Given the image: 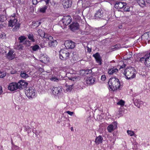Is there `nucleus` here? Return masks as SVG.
Returning <instances> with one entry per match:
<instances>
[{"label":"nucleus","mask_w":150,"mask_h":150,"mask_svg":"<svg viewBox=\"0 0 150 150\" xmlns=\"http://www.w3.org/2000/svg\"><path fill=\"white\" fill-rule=\"evenodd\" d=\"M108 83L110 88L113 91H115L119 88L120 85L119 80L116 78H110Z\"/></svg>","instance_id":"nucleus-1"},{"label":"nucleus","mask_w":150,"mask_h":150,"mask_svg":"<svg viewBox=\"0 0 150 150\" xmlns=\"http://www.w3.org/2000/svg\"><path fill=\"white\" fill-rule=\"evenodd\" d=\"M136 71L134 67H130L127 68L124 71L123 74L127 79L133 78L135 76Z\"/></svg>","instance_id":"nucleus-2"},{"label":"nucleus","mask_w":150,"mask_h":150,"mask_svg":"<svg viewBox=\"0 0 150 150\" xmlns=\"http://www.w3.org/2000/svg\"><path fill=\"white\" fill-rule=\"evenodd\" d=\"M139 62L144 63L147 67H150V52L146 53L143 57L141 58Z\"/></svg>","instance_id":"nucleus-3"},{"label":"nucleus","mask_w":150,"mask_h":150,"mask_svg":"<svg viewBox=\"0 0 150 150\" xmlns=\"http://www.w3.org/2000/svg\"><path fill=\"white\" fill-rule=\"evenodd\" d=\"M27 89L25 92L26 96L29 98H34L36 94L35 89L32 87H29Z\"/></svg>","instance_id":"nucleus-4"},{"label":"nucleus","mask_w":150,"mask_h":150,"mask_svg":"<svg viewBox=\"0 0 150 150\" xmlns=\"http://www.w3.org/2000/svg\"><path fill=\"white\" fill-rule=\"evenodd\" d=\"M69 53L65 50H62L59 51V58L60 59L65 60L69 57Z\"/></svg>","instance_id":"nucleus-5"},{"label":"nucleus","mask_w":150,"mask_h":150,"mask_svg":"<svg viewBox=\"0 0 150 150\" xmlns=\"http://www.w3.org/2000/svg\"><path fill=\"white\" fill-rule=\"evenodd\" d=\"M72 21L71 17L69 16H64L60 21V24H63L66 26L69 24Z\"/></svg>","instance_id":"nucleus-6"},{"label":"nucleus","mask_w":150,"mask_h":150,"mask_svg":"<svg viewBox=\"0 0 150 150\" xmlns=\"http://www.w3.org/2000/svg\"><path fill=\"white\" fill-rule=\"evenodd\" d=\"M103 10L100 8L97 10L95 13L94 18L95 19L99 20L103 18Z\"/></svg>","instance_id":"nucleus-7"},{"label":"nucleus","mask_w":150,"mask_h":150,"mask_svg":"<svg viewBox=\"0 0 150 150\" xmlns=\"http://www.w3.org/2000/svg\"><path fill=\"white\" fill-rule=\"evenodd\" d=\"M65 47L67 49H72L75 46V43L71 40H67L64 42Z\"/></svg>","instance_id":"nucleus-8"},{"label":"nucleus","mask_w":150,"mask_h":150,"mask_svg":"<svg viewBox=\"0 0 150 150\" xmlns=\"http://www.w3.org/2000/svg\"><path fill=\"white\" fill-rule=\"evenodd\" d=\"M28 83L26 82L25 81L23 80H20L17 83L18 88L20 89L25 88L28 85Z\"/></svg>","instance_id":"nucleus-9"},{"label":"nucleus","mask_w":150,"mask_h":150,"mask_svg":"<svg viewBox=\"0 0 150 150\" xmlns=\"http://www.w3.org/2000/svg\"><path fill=\"white\" fill-rule=\"evenodd\" d=\"M8 89L12 91H14L18 89L17 83H11L9 84L8 87Z\"/></svg>","instance_id":"nucleus-10"},{"label":"nucleus","mask_w":150,"mask_h":150,"mask_svg":"<svg viewBox=\"0 0 150 150\" xmlns=\"http://www.w3.org/2000/svg\"><path fill=\"white\" fill-rule=\"evenodd\" d=\"M127 4L126 3L122 2L117 1L116 2L115 7V8L118 9H122L124 8V6L126 5Z\"/></svg>","instance_id":"nucleus-11"},{"label":"nucleus","mask_w":150,"mask_h":150,"mask_svg":"<svg viewBox=\"0 0 150 150\" xmlns=\"http://www.w3.org/2000/svg\"><path fill=\"white\" fill-rule=\"evenodd\" d=\"M93 56L95 58L97 63L99 65H101L102 64V59L100 55L98 52H97L93 54Z\"/></svg>","instance_id":"nucleus-12"},{"label":"nucleus","mask_w":150,"mask_h":150,"mask_svg":"<svg viewBox=\"0 0 150 150\" xmlns=\"http://www.w3.org/2000/svg\"><path fill=\"white\" fill-rule=\"evenodd\" d=\"M62 88L60 87H53L51 91L54 95H56L60 94L62 91Z\"/></svg>","instance_id":"nucleus-13"},{"label":"nucleus","mask_w":150,"mask_h":150,"mask_svg":"<svg viewBox=\"0 0 150 150\" xmlns=\"http://www.w3.org/2000/svg\"><path fill=\"white\" fill-rule=\"evenodd\" d=\"M117 127V123L116 122L112 123L110 125H109L107 129L109 132H111L114 129H115Z\"/></svg>","instance_id":"nucleus-14"},{"label":"nucleus","mask_w":150,"mask_h":150,"mask_svg":"<svg viewBox=\"0 0 150 150\" xmlns=\"http://www.w3.org/2000/svg\"><path fill=\"white\" fill-rule=\"evenodd\" d=\"M69 27L72 31H74L79 29V25L77 23H73L70 25Z\"/></svg>","instance_id":"nucleus-15"},{"label":"nucleus","mask_w":150,"mask_h":150,"mask_svg":"<svg viewBox=\"0 0 150 150\" xmlns=\"http://www.w3.org/2000/svg\"><path fill=\"white\" fill-rule=\"evenodd\" d=\"M72 4V1L69 0H64L62 2V5L65 8L70 7Z\"/></svg>","instance_id":"nucleus-16"},{"label":"nucleus","mask_w":150,"mask_h":150,"mask_svg":"<svg viewBox=\"0 0 150 150\" xmlns=\"http://www.w3.org/2000/svg\"><path fill=\"white\" fill-rule=\"evenodd\" d=\"M38 35H39L40 37H43V38H50V36L45 33L41 29H39L38 31Z\"/></svg>","instance_id":"nucleus-17"},{"label":"nucleus","mask_w":150,"mask_h":150,"mask_svg":"<svg viewBox=\"0 0 150 150\" xmlns=\"http://www.w3.org/2000/svg\"><path fill=\"white\" fill-rule=\"evenodd\" d=\"M90 29L88 26H86L84 30L81 32V34L83 35H88L90 33Z\"/></svg>","instance_id":"nucleus-18"},{"label":"nucleus","mask_w":150,"mask_h":150,"mask_svg":"<svg viewBox=\"0 0 150 150\" xmlns=\"http://www.w3.org/2000/svg\"><path fill=\"white\" fill-rule=\"evenodd\" d=\"M133 101L135 105L137 106L139 108H140V105L142 104L143 103V102L139 100H138L135 98H133Z\"/></svg>","instance_id":"nucleus-19"},{"label":"nucleus","mask_w":150,"mask_h":150,"mask_svg":"<svg viewBox=\"0 0 150 150\" xmlns=\"http://www.w3.org/2000/svg\"><path fill=\"white\" fill-rule=\"evenodd\" d=\"M27 38H18L20 40V43H22L23 44H26L28 45H29L30 44V41L26 39Z\"/></svg>","instance_id":"nucleus-20"},{"label":"nucleus","mask_w":150,"mask_h":150,"mask_svg":"<svg viewBox=\"0 0 150 150\" xmlns=\"http://www.w3.org/2000/svg\"><path fill=\"white\" fill-rule=\"evenodd\" d=\"M95 78L92 76L89 77L86 79V83L88 84H93L95 81Z\"/></svg>","instance_id":"nucleus-21"},{"label":"nucleus","mask_w":150,"mask_h":150,"mask_svg":"<svg viewBox=\"0 0 150 150\" xmlns=\"http://www.w3.org/2000/svg\"><path fill=\"white\" fill-rule=\"evenodd\" d=\"M13 52L10 50L6 55V57L10 60H12L15 57L14 56L13 54Z\"/></svg>","instance_id":"nucleus-22"},{"label":"nucleus","mask_w":150,"mask_h":150,"mask_svg":"<svg viewBox=\"0 0 150 150\" xmlns=\"http://www.w3.org/2000/svg\"><path fill=\"white\" fill-rule=\"evenodd\" d=\"M80 74L82 75H86L91 74L92 72L91 69H86V70H82L80 71Z\"/></svg>","instance_id":"nucleus-23"},{"label":"nucleus","mask_w":150,"mask_h":150,"mask_svg":"<svg viewBox=\"0 0 150 150\" xmlns=\"http://www.w3.org/2000/svg\"><path fill=\"white\" fill-rule=\"evenodd\" d=\"M17 20V19L14 18L13 19H11L9 21L8 26L10 27H13L16 24Z\"/></svg>","instance_id":"nucleus-24"},{"label":"nucleus","mask_w":150,"mask_h":150,"mask_svg":"<svg viewBox=\"0 0 150 150\" xmlns=\"http://www.w3.org/2000/svg\"><path fill=\"white\" fill-rule=\"evenodd\" d=\"M50 41L48 42V45H49L50 47H54L57 45V40H49Z\"/></svg>","instance_id":"nucleus-25"},{"label":"nucleus","mask_w":150,"mask_h":150,"mask_svg":"<svg viewBox=\"0 0 150 150\" xmlns=\"http://www.w3.org/2000/svg\"><path fill=\"white\" fill-rule=\"evenodd\" d=\"M103 138L101 136H99L96 138L95 142L96 144L98 145L102 143Z\"/></svg>","instance_id":"nucleus-26"},{"label":"nucleus","mask_w":150,"mask_h":150,"mask_svg":"<svg viewBox=\"0 0 150 150\" xmlns=\"http://www.w3.org/2000/svg\"><path fill=\"white\" fill-rule=\"evenodd\" d=\"M118 71V70L116 68L114 67L112 68L109 69L108 70V73L109 74H112L115 73L117 72Z\"/></svg>","instance_id":"nucleus-27"},{"label":"nucleus","mask_w":150,"mask_h":150,"mask_svg":"<svg viewBox=\"0 0 150 150\" xmlns=\"http://www.w3.org/2000/svg\"><path fill=\"white\" fill-rule=\"evenodd\" d=\"M20 75L24 79H26L28 77V75L26 74L25 71H21Z\"/></svg>","instance_id":"nucleus-28"},{"label":"nucleus","mask_w":150,"mask_h":150,"mask_svg":"<svg viewBox=\"0 0 150 150\" xmlns=\"http://www.w3.org/2000/svg\"><path fill=\"white\" fill-rule=\"evenodd\" d=\"M67 86V88L66 89V91L67 92H70L73 88V85H70L68 86H67V84H65V86Z\"/></svg>","instance_id":"nucleus-29"},{"label":"nucleus","mask_w":150,"mask_h":150,"mask_svg":"<svg viewBox=\"0 0 150 150\" xmlns=\"http://www.w3.org/2000/svg\"><path fill=\"white\" fill-rule=\"evenodd\" d=\"M47 6H45L43 7L40 8V11L42 13H45V12L46 10L47 9Z\"/></svg>","instance_id":"nucleus-30"},{"label":"nucleus","mask_w":150,"mask_h":150,"mask_svg":"<svg viewBox=\"0 0 150 150\" xmlns=\"http://www.w3.org/2000/svg\"><path fill=\"white\" fill-rule=\"evenodd\" d=\"M119 47L120 45L119 44H117L115 45L112 46L110 47L109 48L110 50H112V51H114L118 48Z\"/></svg>","instance_id":"nucleus-31"},{"label":"nucleus","mask_w":150,"mask_h":150,"mask_svg":"<svg viewBox=\"0 0 150 150\" xmlns=\"http://www.w3.org/2000/svg\"><path fill=\"white\" fill-rule=\"evenodd\" d=\"M137 2L140 6H141V5H144L145 4V0H137Z\"/></svg>","instance_id":"nucleus-32"},{"label":"nucleus","mask_w":150,"mask_h":150,"mask_svg":"<svg viewBox=\"0 0 150 150\" xmlns=\"http://www.w3.org/2000/svg\"><path fill=\"white\" fill-rule=\"evenodd\" d=\"M20 25V24L19 23H18L16 24V25L15 26L14 28L12 30L13 31H16L18 29H19Z\"/></svg>","instance_id":"nucleus-33"},{"label":"nucleus","mask_w":150,"mask_h":150,"mask_svg":"<svg viewBox=\"0 0 150 150\" xmlns=\"http://www.w3.org/2000/svg\"><path fill=\"white\" fill-rule=\"evenodd\" d=\"M31 48L34 51H36L37 50L39 49L40 47L38 45H35L34 46H31Z\"/></svg>","instance_id":"nucleus-34"},{"label":"nucleus","mask_w":150,"mask_h":150,"mask_svg":"<svg viewBox=\"0 0 150 150\" xmlns=\"http://www.w3.org/2000/svg\"><path fill=\"white\" fill-rule=\"evenodd\" d=\"M125 101L122 100H120L117 103V105H120L122 106H123L124 105Z\"/></svg>","instance_id":"nucleus-35"},{"label":"nucleus","mask_w":150,"mask_h":150,"mask_svg":"<svg viewBox=\"0 0 150 150\" xmlns=\"http://www.w3.org/2000/svg\"><path fill=\"white\" fill-rule=\"evenodd\" d=\"M125 11H130V8L128 6L125 5L124 6V8L122 9Z\"/></svg>","instance_id":"nucleus-36"},{"label":"nucleus","mask_w":150,"mask_h":150,"mask_svg":"<svg viewBox=\"0 0 150 150\" xmlns=\"http://www.w3.org/2000/svg\"><path fill=\"white\" fill-rule=\"evenodd\" d=\"M127 132L128 134L130 136H132L134 134V132L132 131L128 130L127 131Z\"/></svg>","instance_id":"nucleus-37"},{"label":"nucleus","mask_w":150,"mask_h":150,"mask_svg":"<svg viewBox=\"0 0 150 150\" xmlns=\"http://www.w3.org/2000/svg\"><path fill=\"white\" fill-rule=\"evenodd\" d=\"M6 75V73L5 72H1L0 71V78H3Z\"/></svg>","instance_id":"nucleus-38"},{"label":"nucleus","mask_w":150,"mask_h":150,"mask_svg":"<svg viewBox=\"0 0 150 150\" xmlns=\"http://www.w3.org/2000/svg\"><path fill=\"white\" fill-rule=\"evenodd\" d=\"M132 56V52H129L128 54H126V57L125 59H127L130 58Z\"/></svg>","instance_id":"nucleus-39"},{"label":"nucleus","mask_w":150,"mask_h":150,"mask_svg":"<svg viewBox=\"0 0 150 150\" xmlns=\"http://www.w3.org/2000/svg\"><path fill=\"white\" fill-rule=\"evenodd\" d=\"M6 20V18L5 16L3 15L1 16V21H4Z\"/></svg>","instance_id":"nucleus-40"},{"label":"nucleus","mask_w":150,"mask_h":150,"mask_svg":"<svg viewBox=\"0 0 150 150\" xmlns=\"http://www.w3.org/2000/svg\"><path fill=\"white\" fill-rule=\"evenodd\" d=\"M124 110L122 108H120L119 110V115H122L123 114Z\"/></svg>","instance_id":"nucleus-41"},{"label":"nucleus","mask_w":150,"mask_h":150,"mask_svg":"<svg viewBox=\"0 0 150 150\" xmlns=\"http://www.w3.org/2000/svg\"><path fill=\"white\" fill-rule=\"evenodd\" d=\"M50 79L51 81H54L58 82L59 81V79L56 77H52Z\"/></svg>","instance_id":"nucleus-42"},{"label":"nucleus","mask_w":150,"mask_h":150,"mask_svg":"<svg viewBox=\"0 0 150 150\" xmlns=\"http://www.w3.org/2000/svg\"><path fill=\"white\" fill-rule=\"evenodd\" d=\"M18 50H22L23 47V46L21 45H17L16 47H15Z\"/></svg>","instance_id":"nucleus-43"},{"label":"nucleus","mask_w":150,"mask_h":150,"mask_svg":"<svg viewBox=\"0 0 150 150\" xmlns=\"http://www.w3.org/2000/svg\"><path fill=\"white\" fill-rule=\"evenodd\" d=\"M144 37L146 38H149L148 36V32H146L143 35H142L141 36V38H144Z\"/></svg>","instance_id":"nucleus-44"},{"label":"nucleus","mask_w":150,"mask_h":150,"mask_svg":"<svg viewBox=\"0 0 150 150\" xmlns=\"http://www.w3.org/2000/svg\"><path fill=\"white\" fill-rule=\"evenodd\" d=\"M101 80L102 81H105L106 79V76L104 75H102L101 76Z\"/></svg>","instance_id":"nucleus-45"},{"label":"nucleus","mask_w":150,"mask_h":150,"mask_svg":"<svg viewBox=\"0 0 150 150\" xmlns=\"http://www.w3.org/2000/svg\"><path fill=\"white\" fill-rule=\"evenodd\" d=\"M32 1L33 4L34 5H36L38 3L37 0H32Z\"/></svg>","instance_id":"nucleus-46"},{"label":"nucleus","mask_w":150,"mask_h":150,"mask_svg":"<svg viewBox=\"0 0 150 150\" xmlns=\"http://www.w3.org/2000/svg\"><path fill=\"white\" fill-rule=\"evenodd\" d=\"M33 23H34V24H35L36 25L37 24V25H36L37 27L38 26L40 25V24L41 23V22H38V21H37V22H33Z\"/></svg>","instance_id":"nucleus-47"},{"label":"nucleus","mask_w":150,"mask_h":150,"mask_svg":"<svg viewBox=\"0 0 150 150\" xmlns=\"http://www.w3.org/2000/svg\"><path fill=\"white\" fill-rule=\"evenodd\" d=\"M66 112L69 115L71 116H72L74 113V112H73L70 111H67Z\"/></svg>","instance_id":"nucleus-48"},{"label":"nucleus","mask_w":150,"mask_h":150,"mask_svg":"<svg viewBox=\"0 0 150 150\" xmlns=\"http://www.w3.org/2000/svg\"><path fill=\"white\" fill-rule=\"evenodd\" d=\"M28 38H33V34H32L31 33L30 34H29L28 36Z\"/></svg>","instance_id":"nucleus-49"},{"label":"nucleus","mask_w":150,"mask_h":150,"mask_svg":"<svg viewBox=\"0 0 150 150\" xmlns=\"http://www.w3.org/2000/svg\"><path fill=\"white\" fill-rule=\"evenodd\" d=\"M87 52H91V49L89 48L88 47H87Z\"/></svg>","instance_id":"nucleus-50"},{"label":"nucleus","mask_w":150,"mask_h":150,"mask_svg":"<svg viewBox=\"0 0 150 150\" xmlns=\"http://www.w3.org/2000/svg\"><path fill=\"white\" fill-rule=\"evenodd\" d=\"M16 71L15 70H13L12 71H11V72H10V73L11 74H15L16 73Z\"/></svg>","instance_id":"nucleus-51"},{"label":"nucleus","mask_w":150,"mask_h":150,"mask_svg":"<svg viewBox=\"0 0 150 150\" xmlns=\"http://www.w3.org/2000/svg\"><path fill=\"white\" fill-rule=\"evenodd\" d=\"M76 78L75 77L69 78V79L71 80L74 81L76 79Z\"/></svg>","instance_id":"nucleus-52"},{"label":"nucleus","mask_w":150,"mask_h":150,"mask_svg":"<svg viewBox=\"0 0 150 150\" xmlns=\"http://www.w3.org/2000/svg\"><path fill=\"white\" fill-rule=\"evenodd\" d=\"M2 92L3 91L2 87L0 86V95L2 93Z\"/></svg>","instance_id":"nucleus-53"},{"label":"nucleus","mask_w":150,"mask_h":150,"mask_svg":"<svg viewBox=\"0 0 150 150\" xmlns=\"http://www.w3.org/2000/svg\"><path fill=\"white\" fill-rule=\"evenodd\" d=\"M50 0H45V1L47 5H48Z\"/></svg>","instance_id":"nucleus-54"},{"label":"nucleus","mask_w":150,"mask_h":150,"mask_svg":"<svg viewBox=\"0 0 150 150\" xmlns=\"http://www.w3.org/2000/svg\"><path fill=\"white\" fill-rule=\"evenodd\" d=\"M30 129V128L29 127L27 126V127H25V130L27 131H29Z\"/></svg>","instance_id":"nucleus-55"},{"label":"nucleus","mask_w":150,"mask_h":150,"mask_svg":"<svg viewBox=\"0 0 150 150\" xmlns=\"http://www.w3.org/2000/svg\"><path fill=\"white\" fill-rule=\"evenodd\" d=\"M148 34L149 38H150V32H148Z\"/></svg>","instance_id":"nucleus-56"},{"label":"nucleus","mask_w":150,"mask_h":150,"mask_svg":"<svg viewBox=\"0 0 150 150\" xmlns=\"http://www.w3.org/2000/svg\"><path fill=\"white\" fill-rule=\"evenodd\" d=\"M19 38H25V37L24 36H21L20 37H19Z\"/></svg>","instance_id":"nucleus-57"},{"label":"nucleus","mask_w":150,"mask_h":150,"mask_svg":"<svg viewBox=\"0 0 150 150\" xmlns=\"http://www.w3.org/2000/svg\"><path fill=\"white\" fill-rule=\"evenodd\" d=\"M146 2L148 3H150V0H147Z\"/></svg>","instance_id":"nucleus-58"},{"label":"nucleus","mask_w":150,"mask_h":150,"mask_svg":"<svg viewBox=\"0 0 150 150\" xmlns=\"http://www.w3.org/2000/svg\"><path fill=\"white\" fill-rule=\"evenodd\" d=\"M71 131H74V129H73V127H71Z\"/></svg>","instance_id":"nucleus-59"},{"label":"nucleus","mask_w":150,"mask_h":150,"mask_svg":"<svg viewBox=\"0 0 150 150\" xmlns=\"http://www.w3.org/2000/svg\"><path fill=\"white\" fill-rule=\"evenodd\" d=\"M29 39H30V40H34V38H29Z\"/></svg>","instance_id":"nucleus-60"},{"label":"nucleus","mask_w":150,"mask_h":150,"mask_svg":"<svg viewBox=\"0 0 150 150\" xmlns=\"http://www.w3.org/2000/svg\"><path fill=\"white\" fill-rule=\"evenodd\" d=\"M148 40V41H148V43H149V41H149V40Z\"/></svg>","instance_id":"nucleus-61"},{"label":"nucleus","mask_w":150,"mask_h":150,"mask_svg":"<svg viewBox=\"0 0 150 150\" xmlns=\"http://www.w3.org/2000/svg\"><path fill=\"white\" fill-rule=\"evenodd\" d=\"M2 27V25H1L0 24V28H1Z\"/></svg>","instance_id":"nucleus-62"},{"label":"nucleus","mask_w":150,"mask_h":150,"mask_svg":"<svg viewBox=\"0 0 150 150\" xmlns=\"http://www.w3.org/2000/svg\"><path fill=\"white\" fill-rule=\"evenodd\" d=\"M48 38V39H49V38ZM50 38V39H53V38Z\"/></svg>","instance_id":"nucleus-63"},{"label":"nucleus","mask_w":150,"mask_h":150,"mask_svg":"<svg viewBox=\"0 0 150 150\" xmlns=\"http://www.w3.org/2000/svg\"><path fill=\"white\" fill-rule=\"evenodd\" d=\"M141 40H142V38H141Z\"/></svg>","instance_id":"nucleus-64"}]
</instances>
